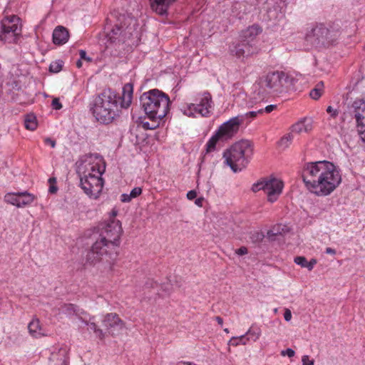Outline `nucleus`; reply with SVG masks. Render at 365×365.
Returning <instances> with one entry per match:
<instances>
[{"mask_svg": "<svg viewBox=\"0 0 365 365\" xmlns=\"http://www.w3.org/2000/svg\"><path fill=\"white\" fill-rule=\"evenodd\" d=\"M302 178L306 188L319 197L330 195L341 182L339 170L327 160L305 163Z\"/></svg>", "mask_w": 365, "mask_h": 365, "instance_id": "obj_1", "label": "nucleus"}, {"mask_svg": "<svg viewBox=\"0 0 365 365\" xmlns=\"http://www.w3.org/2000/svg\"><path fill=\"white\" fill-rule=\"evenodd\" d=\"M106 170L103 158L98 153L84 155L78 162L77 172L80 185L91 198L97 199L103 187L102 174Z\"/></svg>", "mask_w": 365, "mask_h": 365, "instance_id": "obj_2", "label": "nucleus"}, {"mask_svg": "<svg viewBox=\"0 0 365 365\" xmlns=\"http://www.w3.org/2000/svg\"><path fill=\"white\" fill-rule=\"evenodd\" d=\"M105 238L98 237L86 255V261L91 264H101L105 269L112 272L118 257V246Z\"/></svg>", "mask_w": 365, "mask_h": 365, "instance_id": "obj_3", "label": "nucleus"}, {"mask_svg": "<svg viewBox=\"0 0 365 365\" xmlns=\"http://www.w3.org/2000/svg\"><path fill=\"white\" fill-rule=\"evenodd\" d=\"M140 100L145 114L150 119L162 120L170 110L169 96L158 89L143 93Z\"/></svg>", "mask_w": 365, "mask_h": 365, "instance_id": "obj_4", "label": "nucleus"}, {"mask_svg": "<svg viewBox=\"0 0 365 365\" xmlns=\"http://www.w3.org/2000/svg\"><path fill=\"white\" fill-rule=\"evenodd\" d=\"M91 110L99 123L103 124L111 123L118 110L116 95L110 90L104 91L94 99Z\"/></svg>", "mask_w": 365, "mask_h": 365, "instance_id": "obj_5", "label": "nucleus"}, {"mask_svg": "<svg viewBox=\"0 0 365 365\" xmlns=\"http://www.w3.org/2000/svg\"><path fill=\"white\" fill-rule=\"evenodd\" d=\"M253 155V145L247 140H240L234 143L223 153L225 163L230 166L234 173L245 168Z\"/></svg>", "mask_w": 365, "mask_h": 365, "instance_id": "obj_6", "label": "nucleus"}, {"mask_svg": "<svg viewBox=\"0 0 365 365\" xmlns=\"http://www.w3.org/2000/svg\"><path fill=\"white\" fill-rule=\"evenodd\" d=\"M261 87L271 94L286 92L289 85V78L283 71L269 72L261 78Z\"/></svg>", "mask_w": 365, "mask_h": 365, "instance_id": "obj_7", "label": "nucleus"}, {"mask_svg": "<svg viewBox=\"0 0 365 365\" xmlns=\"http://www.w3.org/2000/svg\"><path fill=\"white\" fill-rule=\"evenodd\" d=\"M20 19L16 15L4 18L0 23V41L16 43L21 34Z\"/></svg>", "mask_w": 365, "mask_h": 365, "instance_id": "obj_8", "label": "nucleus"}, {"mask_svg": "<svg viewBox=\"0 0 365 365\" xmlns=\"http://www.w3.org/2000/svg\"><path fill=\"white\" fill-rule=\"evenodd\" d=\"M284 187L283 182L276 178H267L252 185L253 192L263 190L267 200L274 202L277 200Z\"/></svg>", "mask_w": 365, "mask_h": 365, "instance_id": "obj_9", "label": "nucleus"}, {"mask_svg": "<svg viewBox=\"0 0 365 365\" xmlns=\"http://www.w3.org/2000/svg\"><path fill=\"white\" fill-rule=\"evenodd\" d=\"M117 215L118 210L113 209L110 219L102 227L98 237L105 238L104 240L113 243L118 247L123 230L120 222L115 219Z\"/></svg>", "mask_w": 365, "mask_h": 365, "instance_id": "obj_10", "label": "nucleus"}, {"mask_svg": "<svg viewBox=\"0 0 365 365\" xmlns=\"http://www.w3.org/2000/svg\"><path fill=\"white\" fill-rule=\"evenodd\" d=\"M212 108L211 95L209 93H204L200 97L199 103L187 104L186 106H184L183 112L189 117H196L197 115L207 117L211 113Z\"/></svg>", "mask_w": 365, "mask_h": 365, "instance_id": "obj_11", "label": "nucleus"}, {"mask_svg": "<svg viewBox=\"0 0 365 365\" xmlns=\"http://www.w3.org/2000/svg\"><path fill=\"white\" fill-rule=\"evenodd\" d=\"M4 201L10 205L21 208L30 206L36 199V196L27 191L8 192L4 195Z\"/></svg>", "mask_w": 365, "mask_h": 365, "instance_id": "obj_12", "label": "nucleus"}, {"mask_svg": "<svg viewBox=\"0 0 365 365\" xmlns=\"http://www.w3.org/2000/svg\"><path fill=\"white\" fill-rule=\"evenodd\" d=\"M352 106L357 133L361 140L365 143V99L356 100Z\"/></svg>", "mask_w": 365, "mask_h": 365, "instance_id": "obj_13", "label": "nucleus"}, {"mask_svg": "<svg viewBox=\"0 0 365 365\" xmlns=\"http://www.w3.org/2000/svg\"><path fill=\"white\" fill-rule=\"evenodd\" d=\"M243 121L242 116L233 117L222 123L216 131L222 138V140L230 139L237 133Z\"/></svg>", "mask_w": 365, "mask_h": 365, "instance_id": "obj_14", "label": "nucleus"}, {"mask_svg": "<svg viewBox=\"0 0 365 365\" xmlns=\"http://www.w3.org/2000/svg\"><path fill=\"white\" fill-rule=\"evenodd\" d=\"M230 53L237 58L244 60L257 53L256 47L249 40H243L239 43H234L229 47Z\"/></svg>", "mask_w": 365, "mask_h": 365, "instance_id": "obj_15", "label": "nucleus"}, {"mask_svg": "<svg viewBox=\"0 0 365 365\" xmlns=\"http://www.w3.org/2000/svg\"><path fill=\"white\" fill-rule=\"evenodd\" d=\"M103 325L112 336L118 335L125 328V322L116 313L106 314L102 320Z\"/></svg>", "mask_w": 365, "mask_h": 365, "instance_id": "obj_16", "label": "nucleus"}, {"mask_svg": "<svg viewBox=\"0 0 365 365\" xmlns=\"http://www.w3.org/2000/svg\"><path fill=\"white\" fill-rule=\"evenodd\" d=\"M312 34L319 43L321 42L323 44L334 42L336 36V33L330 31L322 24L317 25L312 29Z\"/></svg>", "mask_w": 365, "mask_h": 365, "instance_id": "obj_17", "label": "nucleus"}, {"mask_svg": "<svg viewBox=\"0 0 365 365\" xmlns=\"http://www.w3.org/2000/svg\"><path fill=\"white\" fill-rule=\"evenodd\" d=\"M177 0H149L151 10L160 16L166 15L170 7Z\"/></svg>", "mask_w": 365, "mask_h": 365, "instance_id": "obj_18", "label": "nucleus"}, {"mask_svg": "<svg viewBox=\"0 0 365 365\" xmlns=\"http://www.w3.org/2000/svg\"><path fill=\"white\" fill-rule=\"evenodd\" d=\"M28 329L29 334L34 338H41L47 336V331L41 326V322L38 319H33L28 324Z\"/></svg>", "mask_w": 365, "mask_h": 365, "instance_id": "obj_19", "label": "nucleus"}, {"mask_svg": "<svg viewBox=\"0 0 365 365\" xmlns=\"http://www.w3.org/2000/svg\"><path fill=\"white\" fill-rule=\"evenodd\" d=\"M314 120L310 118H304L292 126V133H308L313 129Z\"/></svg>", "mask_w": 365, "mask_h": 365, "instance_id": "obj_20", "label": "nucleus"}, {"mask_svg": "<svg viewBox=\"0 0 365 365\" xmlns=\"http://www.w3.org/2000/svg\"><path fill=\"white\" fill-rule=\"evenodd\" d=\"M69 38V33L67 29L62 26H57L53 31V42L56 45H63Z\"/></svg>", "mask_w": 365, "mask_h": 365, "instance_id": "obj_21", "label": "nucleus"}, {"mask_svg": "<svg viewBox=\"0 0 365 365\" xmlns=\"http://www.w3.org/2000/svg\"><path fill=\"white\" fill-rule=\"evenodd\" d=\"M133 84L128 83H125L123 87V93L121 96L120 106L122 108H128L133 99Z\"/></svg>", "mask_w": 365, "mask_h": 365, "instance_id": "obj_22", "label": "nucleus"}, {"mask_svg": "<svg viewBox=\"0 0 365 365\" xmlns=\"http://www.w3.org/2000/svg\"><path fill=\"white\" fill-rule=\"evenodd\" d=\"M262 32L261 28L257 25H252L248 27L244 32L243 36L247 40L248 38L252 39Z\"/></svg>", "mask_w": 365, "mask_h": 365, "instance_id": "obj_23", "label": "nucleus"}, {"mask_svg": "<svg viewBox=\"0 0 365 365\" xmlns=\"http://www.w3.org/2000/svg\"><path fill=\"white\" fill-rule=\"evenodd\" d=\"M24 125L26 129L34 131L37 128L36 118L34 114H28L25 117Z\"/></svg>", "mask_w": 365, "mask_h": 365, "instance_id": "obj_24", "label": "nucleus"}, {"mask_svg": "<svg viewBox=\"0 0 365 365\" xmlns=\"http://www.w3.org/2000/svg\"><path fill=\"white\" fill-rule=\"evenodd\" d=\"M222 140L218 133L215 131V134L209 139L206 143V150L207 153L212 152L215 149L216 145L219 140Z\"/></svg>", "mask_w": 365, "mask_h": 365, "instance_id": "obj_25", "label": "nucleus"}, {"mask_svg": "<svg viewBox=\"0 0 365 365\" xmlns=\"http://www.w3.org/2000/svg\"><path fill=\"white\" fill-rule=\"evenodd\" d=\"M324 83L319 82L316 86L310 91V97L314 100L319 99L324 93Z\"/></svg>", "mask_w": 365, "mask_h": 365, "instance_id": "obj_26", "label": "nucleus"}, {"mask_svg": "<svg viewBox=\"0 0 365 365\" xmlns=\"http://www.w3.org/2000/svg\"><path fill=\"white\" fill-rule=\"evenodd\" d=\"M94 317L90 319L89 322L84 321L86 325L88 326L89 329L93 330L97 337L100 339H103L105 336V334L103 330L98 327L97 324L94 322H91V319H93Z\"/></svg>", "mask_w": 365, "mask_h": 365, "instance_id": "obj_27", "label": "nucleus"}, {"mask_svg": "<svg viewBox=\"0 0 365 365\" xmlns=\"http://www.w3.org/2000/svg\"><path fill=\"white\" fill-rule=\"evenodd\" d=\"M250 340V338L245 337V335L240 336H232L229 341V345L237 346L240 344L245 345Z\"/></svg>", "mask_w": 365, "mask_h": 365, "instance_id": "obj_28", "label": "nucleus"}, {"mask_svg": "<svg viewBox=\"0 0 365 365\" xmlns=\"http://www.w3.org/2000/svg\"><path fill=\"white\" fill-rule=\"evenodd\" d=\"M245 335V337L250 338V339H252L254 341H256L261 335V330L259 328L251 327Z\"/></svg>", "mask_w": 365, "mask_h": 365, "instance_id": "obj_29", "label": "nucleus"}, {"mask_svg": "<svg viewBox=\"0 0 365 365\" xmlns=\"http://www.w3.org/2000/svg\"><path fill=\"white\" fill-rule=\"evenodd\" d=\"M63 62L61 60H57L51 63L49 66V71L51 73H58L62 70Z\"/></svg>", "mask_w": 365, "mask_h": 365, "instance_id": "obj_30", "label": "nucleus"}, {"mask_svg": "<svg viewBox=\"0 0 365 365\" xmlns=\"http://www.w3.org/2000/svg\"><path fill=\"white\" fill-rule=\"evenodd\" d=\"M152 121V123H150L148 121H142V126L145 130H153L157 128L160 123V121L161 120H153L150 119Z\"/></svg>", "mask_w": 365, "mask_h": 365, "instance_id": "obj_31", "label": "nucleus"}, {"mask_svg": "<svg viewBox=\"0 0 365 365\" xmlns=\"http://www.w3.org/2000/svg\"><path fill=\"white\" fill-rule=\"evenodd\" d=\"M60 310L62 313L67 315L72 314L76 312L75 306L72 304H64L61 305Z\"/></svg>", "mask_w": 365, "mask_h": 365, "instance_id": "obj_32", "label": "nucleus"}, {"mask_svg": "<svg viewBox=\"0 0 365 365\" xmlns=\"http://www.w3.org/2000/svg\"><path fill=\"white\" fill-rule=\"evenodd\" d=\"M49 182V189L48 192L51 194H55L58 190V187L56 186V180L54 178H51L48 179Z\"/></svg>", "mask_w": 365, "mask_h": 365, "instance_id": "obj_33", "label": "nucleus"}, {"mask_svg": "<svg viewBox=\"0 0 365 365\" xmlns=\"http://www.w3.org/2000/svg\"><path fill=\"white\" fill-rule=\"evenodd\" d=\"M294 262L297 264L300 265L302 267L306 268V264L307 263V260L305 257H303V256L296 257L294 259Z\"/></svg>", "mask_w": 365, "mask_h": 365, "instance_id": "obj_34", "label": "nucleus"}, {"mask_svg": "<svg viewBox=\"0 0 365 365\" xmlns=\"http://www.w3.org/2000/svg\"><path fill=\"white\" fill-rule=\"evenodd\" d=\"M292 139H293L292 134L289 133L281 138L280 144L285 145L286 146H287L288 144L292 140Z\"/></svg>", "mask_w": 365, "mask_h": 365, "instance_id": "obj_35", "label": "nucleus"}, {"mask_svg": "<svg viewBox=\"0 0 365 365\" xmlns=\"http://www.w3.org/2000/svg\"><path fill=\"white\" fill-rule=\"evenodd\" d=\"M142 193V188L140 187H134L130 192V197L133 199L138 197Z\"/></svg>", "mask_w": 365, "mask_h": 365, "instance_id": "obj_36", "label": "nucleus"}, {"mask_svg": "<svg viewBox=\"0 0 365 365\" xmlns=\"http://www.w3.org/2000/svg\"><path fill=\"white\" fill-rule=\"evenodd\" d=\"M327 112L330 115L331 118H335L339 114V111L336 109L333 108V107L331 106L327 107Z\"/></svg>", "mask_w": 365, "mask_h": 365, "instance_id": "obj_37", "label": "nucleus"}, {"mask_svg": "<svg viewBox=\"0 0 365 365\" xmlns=\"http://www.w3.org/2000/svg\"><path fill=\"white\" fill-rule=\"evenodd\" d=\"M263 109H259L257 111H250L245 114L246 117L255 118L257 116L258 114H262Z\"/></svg>", "mask_w": 365, "mask_h": 365, "instance_id": "obj_38", "label": "nucleus"}, {"mask_svg": "<svg viewBox=\"0 0 365 365\" xmlns=\"http://www.w3.org/2000/svg\"><path fill=\"white\" fill-rule=\"evenodd\" d=\"M264 235L262 232H255L252 234V239L253 241L260 242L263 240Z\"/></svg>", "mask_w": 365, "mask_h": 365, "instance_id": "obj_39", "label": "nucleus"}, {"mask_svg": "<svg viewBox=\"0 0 365 365\" xmlns=\"http://www.w3.org/2000/svg\"><path fill=\"white\" fill-rule=\"evenodd\" d=\"M52 107L55 110H60L62 108V104L58 98H53L51 103Z\"/></svg>", "mask_w": 365, "mask_h": 365, "instance_id": "obj_40", "label": "nucleus"}, {"mask_svg": "<svg viewBox=\"0 0 365 365\" xmlns=\"http://www.w3.org/2000/svg\"><path fill=\"white\" fill-rule=\"evenodd\" d=\"M43 142L46 145H50L53 148H55L56 145V140L48 137L44 138Z\"/></svg>", "mask_w": 365, "mask_h": 365, "instance_id": "obj_41", "label": "nucleus"}, {"mask_svg": "<svg viewBox=\"0 0 365 365\" xmlns=\"http://www.w3.org/2000/svg\"><path fill=\"white\" fill-rule=\"evenodd\" d=\"M317 260L314 258H312L309 262H307L306 264V268L308 269L309 271H312L314 269V267L317 264Z\"/></svg>", "mask_w": 365, "mask_h": 365, "instance_id": "obj_42", "label": "nucleus"}, {"mask_svg": "<svg viewBox=\"0 0 365 365\" xmlns=\"http://www.w3.org/2000/svg\"><path fill=\"white\" fill-rule=\"evenodd\" d=\"M302 365H314V360L310 359L309 356H303L302 359Z\"/></svg>", "mask_w": 365, "mask_h": 365, "instance_id": "obj_43", "label": "nucleus"}, {"mask_svg": "<svg viewBox=\"0 0 365 365\" xmlns=\"http://www.w3.org/2000/svg\"><path fill=\"white\" fill-rule=\"evenodd\" d=\"M79 55H80L81 60H85L88 62L91 61V58L90 57L87 56L86 52L84 50H80Z\"/></svg>", "mask_w": 365, "mask_h": 365, "instance_id": "obj_44", "label": "nucleus"}, {"mask_svg": "<svg viewBox=\"0 0 365 365\" xmlns=\"http://www.w3.org/2000/svg\"><path fill=\"white\" fill-rule=\"evenodd\" d=\"M294 354H295L294 351L292 350V349H287L286 350L281 351V355L283 356L287 355L289 357H292L294 356Z\"/></svg>", "mask_w": 365, "mask_h": 365, "instance_id": "obj_45", "label": "nucleus"}, {"mask_svg": "<svg viewBox=\"0 0 365 365\" xmlns=\"http://www.w3.org/2000/svg\"><path fill=\"white\" fill-rule=\"evenodd\" d=\"M248 251L247 247H241L240 248L236 250L235 253L238 255H244L247 254Z\"/></svg>", "mask_w": 365, "mask_h": 365, "instance_id": "obj_46", "label": "nucleus"}, {"mask_svg": "<svg viewBox=\"0 0 365 365\" xmlns=\"http://www.w3.org/2000/svg\"><path fill=\"white\" fill-rule=\"evenodd\" d=\"M277 108L276 105H269L263 109V113H269Z\"/></svg>", "mask_w": 365, "mask_h": 365, "instance_id": "obj_47", "label": "nucleus"}, {"mask_svg": "<svg viewBox=\"0 0 365 365\" xmlns=\"http://www.w3.org/2000/svg\"><path fill=\"white\" fill-rule=\"evenodd\" d=\"M133 198L131 197H130V194H123L121 195L120 196V200L123 202H129L131 201Z\"/></svg>", "mask_w": 365, "mask_h": 365, "instance_id": "obj_48", "label": "nucleus"}, {"mask_svg": "<svg viewBox=\"0 0 365 365\" xmlns=\"http://www.w3.org/2000/svg\"><path fill=\"white\" fill-rule=\"evenodd\" d=\"M196 197H197V192L195 190H190L187 193V197L190 200H194Z\"/></svg>", "mask_w": 365, "mask_h": 365, "instance_id": "obj_49", "label": "nucleus"}, {"mask_svg": "<svg viewBox=\"0 0 365 365\" xmlns=\"http://www.w3.org/2000/svg\"><path fill=\"white\" fill-rule=\"evenodd\" d=\"M284 318L287 322H289L292 319V312L289 309H287L284 313Z\"/></svg>", "mask_w": 365, "mask_h": 365, "instance_id": "obj_50", "label": "nucleus"}, {"mask_svg": "<svg viewBox=\"0 0 365 365\" xmlns=\"http://www.w3.org/2000/svg\"><path fill=\"white\" fill-rule=\"evenodd\" d=\"M325 252L327 254L331 255H334L336 253V250L331 247H327L325 250Z\"/></svg>", "mask_w": 365, "mask_h": 365, "instance_id": "obj_51", "label": "nucleus"}, {"mask_svg": "<svg viewBox=\"0 0 365 365\" xmlns=\"http://www.w3.org/2000/svg\"><path fill=\"white\" fill-rule=\"evenodd\" d=\"M202 200H203V199H202V198H201V197L197 198V199H196V200H195V205H197V206H199V207H202Z\"/></svg>", "mask_w": 365, "mask_h": 365, "instance_id": "obj_52", "label": "nucleus"}, {"mask_svg": "<svg viewBox=\"0 0 365 365\" xmlns=\"http://www.w3.org/2000/svg\"><path fill=\"white\" fill-rule=\"evenodd\" d=\"M215 319L216 320V322L220 324V325H222L223 324V319L222 317L217 316V317H215Z\"/></svg>", "mask_w": 365, "mask_h": 365, "instance_id": "obj_53", "label": "nucleus"}, {"mask_svg": "<svg viewBox=\"0 0 365 365\" xmlns=\"http://www.w3.org/2000/svg\"><path fill=\"white\" fill-rule=\"evenodd\" d=\"M76 66L80 68L82 67V60L79 59L77 62H76Z\"/></svg>", "mask_w": 365, "mask_h": 365, "instance_id": "obj_54", "label": "nucleus"}, {"mask_svg": "<svg viewBox=\"0 0 365 365\" xmlns=\"http://www.w3.org/2000/svg\"><path fill=\"white\" fill-rule=\"evenodd\" d=\"M224 331L226 332V333H229L230 332V331H229V329L227 328L224 329Z\"/></svg>", "mask_w": 365, "mask_h": 365, "instance_id": "obj_55", "label": "nucleus"}, {"mask_svg": "<svg viewBox=\"0 0 365 365\" xmlns=\"http://www.w3.org/2000/svg\"><path fill=\"white\" fill-rule=\"evenodd\" d=\"M113 32H114L115 34H118V32H115L114 29L113 30Z\"/></svg>", "mask_w": 365, "mask_h": 365, "instance_id": "obj_56", "label": "nucleus"}]
</instances>
